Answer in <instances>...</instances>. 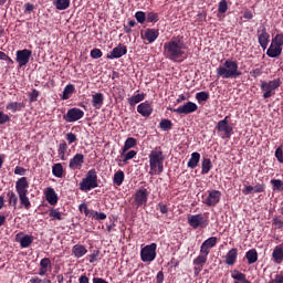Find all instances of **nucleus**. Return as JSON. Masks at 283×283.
<instances>
[{
	"mask_svg": "<svg viewBox=\"0 0 283 283\" xmlns=\"http://www.w3.org/2000/svg\"><path fill=\"white\" fill-rule=\"evenodd\" d=\"M45 199L51 205L54 206L59 202V196L56 195V191L52 187H48L45 191Z\"/></svg>",
	"mask_w": 283,
	"mask_h": 283,
	"instance_id": "nucleus-21",
	"label": "nucleus"
},
{
	"mask_svg": "<svg viewBox=\"0 0 283 283\" xmlns=\"http://www.w3.org/2000/svg\"><path fill=\"white\" fill-rule=\"evenodd\" d=\"M231 277L234 280V283H251V281H248L245 274L239 272V270H232Z\"/></svg>",
	"mask_w": 283,
	"mask_h": 283,
	"instance_id": "nucleus-26",
	"label": "nucleus"
},
{
	"mask_svg": "<svg viewBox=\"0 0 283 283\" xmlns=\"http://www.w3.org/2000/svg\"><path fill=\"white\" fill-rule=\"evenodd\" d=\"M76 92V87L74 86V84H67L64 90H63V94H62V101H67L70 99V96L72 94H74Z\"/></svg>",
	"mask_w": 283,
	"mask_h": 283,
	"instance_id": "nucleus-29",
	"label": "nucleus"
},
{
	"mask_svg": "<svg viewBox=\"0 0 283 283\" xmlns=\"http://www.w3.org/2000/svg\"><path fill=\"white\" fill-rule=\"evenodd\" d=\"M7 197H8V203L9 206L13 207L14 209H17L18 202H19V197L18 195L13 191V190H9L7 192Z\"/></svg>",
	"mask_w": 283,
	"mask_h": 283,
	"instance_id": "nucleus-30",
	"label": "nucleus"
},
{
	"mask_svg": "<svg viewBox=\"0 0 283 283\" xmlns=\"http://www.w3.org/2000/svg\"><path fill=\"white\" fill-rule=\"evenodd\" d=\"M275 158L279 160L280 164H283V150L282 147H277L275 150Z\"/></svg>",
	"mask_w": 283,
	"mask_h": 283,
	"instance_id": "nucleus-60",
	"label": "nucleus"
},
{
	"mask_svg": "<svg viewBox=\"0 0 283 283\" xmlns=\"http://www.w3.org/2000/svg\"><path fill=\"white\" fill-rule=\"evenodd\" d=\"M268 56L271 59H276L282 54V48L275 45L273 42L271 43L270 48L266 52Z\"/></svg>",
	"mask_w": 283,
	"mask_h": 283,
	"instance_id": "nucleus-27",
	"label": "nucleus"
},
{
	"mask_svg": "<svg viewBox=\"0 0 283 283\" xmlns=\"http://www.w3.org/2000/svg\"><path fill=\"white\" fill-rule=\"evenodd\" d=\"M168 111L179 114V115H189V114H192L198 111V105L196 103L189 101L177 108L168 107Z\"/></svg>",
	"mask_w": 283,
	"mask_h": 283,
	"instance_id": "nucleus-10",
	"label": "nucleus"
},
{
	"mask_svg": "<svg viewBox=\"0 0 283 283\" xmlns=\"http://www.w3.org/2000/svg\"><path fill=\"white\" fill-rule=\"evenodd\" d=\"M147 19V22L149 23H157L159 18H158V13H155V12H149L146 17Z\"/></svg>",
	"mask_w": 283,
	"mask_h": 283,
	"instance_id": "nucleus-53",
	"label": "nucleus"
},
{
	"mask_svg": "<svg viewBox=\"0 0 283 283\" xmlns=\"http://www.w3.org/2000/svg\"><path fill=\"white\" fill-rule=\"evenodd\" d=\"M253 78H258L262 75V69H254L250 72Z\"/></svg>",
	"mask_w": 283,
	"mask_h": 283,
	"instance_id": "nucleus-62",
	"label": "nucleus"
},
{
	"mask_svg": "<svg viewBox=\"0 0 283 283\" xmlns=\"http://www.w3.org/2000/svg\"><path fill=\"white\" fill-rule=\"evenodd\" d=\"M282 82L280 78L272 81H261V91L263 92V98L268 99L275 95V91L281 86Z\"/></svg>",
	"mask_w": 283,
	"mask_h": 283,
	"instance_id": "nucleus-6",
	"label": "nucleus"
},
{
	"mask_svg": "<svg viewBox=\"0 0 283 283\" xmlns=\"http://www.w3.org/2000/svg\"><path fill=\"white\" fill-rule=\"evenodd\" d=\"M149 191L145 187H140L136 190L134 195V202L137 208L146 206Z\"/></svg>",
	"mask_w": 283,
	"mask_h": 283,
	"instance_id": "nucleus-12",
	"label": "nucleus"
},
{
	"mask_svg": "<svg viewBox=\"0 0 283 283\" xmlns=\"http://www.w3.org/2000/svg\"><path fill=\"white\" fill-rule=\"evenodd\" d=\"M200 253H201V255H206L208 258V255L210 253V248L208 245H206V243H202V245L200 248Z\"/></svg>",
	"mask_w": 283,
	"mask_h": 283,
	"instance_id": "nucleus-61",
	"label": "nucleus"
},
{
	"mask_svg": "<svg viewBox=\"0 0 283 283\" xmlns=\"http://www.w3.org/2000/svg\"><path fill=\"white\" fill-rule=\"evenodd\" d=\"M72 254L76 259H81L87 254V248L85 245H82L81 243H76V245H73L72 248Z\"/></svg>",
	"mask_w": 283,
	"mask_h": 283,
	"instance_id": "nucleus-22",
	"label": "nucleus"
},
{
	"mask_svg": "<svg viewBox=\"0 0 283 283\" xmlns=\"http://www.w3.org/2000/svg\"><path fill=\"white\" fill-rule=\"evenodd\" d=\"M52 174L55 178H63V165L56 163L52 166Z\"/></svg>",
	"mask_w": 283,
	"mask_h": 283,
	"instance_id": "nucleus-33",
	"label": "nucleus"
},
{
	"mask_svg": "<svg viewBox=\"0 0 283 283\" xmlns=\"http://www.w3.org/2000/svg\"><path fill=\"white\" fill-rule=\"evenodd\" d=\"M145 99V94L139 93L127 98L129 106L134 107Z\"/></svg>",
	"mask_w": 283,
	"mask_h": 283,
	"instance_id": "nucleus-28",
	"label": "nucleus"
},
{
	"mask_svg": "<svg viewBox=\"0 0 283 283\" xmlns=\"http://www.w3.org/2000/svg\"><path fill=\"white\" fill-rule=\"evenodd\" d=\"M220 199H221V191L212 189L209 191L208 197L203 199V203L207 207H216L220 202Z\"/></svg>",
	"mask_w": 283,
	"mask_h": 283,
	"instance_id": "nucleus-13",
	"label": "nucleus"
},
{
	"mask_svg": "<svg viewBox=\"0 0 283 283\" xmlns=\"http://www.w3.org/2000/svg\"><path fill=\"white\" fill-rule=\"evenodd\" d=\"M273 224L277 227V229L283 228V220L280 219L279 217L273 218Z\"/></svg>",
	"mask_w": 283,
	"mask_h": 283,
	"instance_id": "nucleus-63",
	"label": "nucleus"
},
{
	"mask_svg": "<svg viewBox=\"0 0 283 283\" xmlns=\"http://www.w3.org/2000/svg\"><path fill=\"white\" fill-rule=\"evenodd\" d=\"M23 108V104L19 102H11L7 104L6 109L11 111L12 113H17Z\"/></svg>",
	"mask_w": 283,
	"mask_h": 283,
	"instance_id": "nucleus-37",
	"label": "nucleus"
},
{
	"mask_svg": "<svg viewBox=\"0 0 283 283\" xmlns=\"http://www.w3.org/2000/svg\"><path fill=\"white\" fill-rule=\"evenodd\" d=\"M242 75L239 70V64L235 60L227 59L223 65H219L217 69L218 78L222 80H237Z\"/></svg>",
	"mask_w": 283,
	"mask_h": 283,
	"instance_id": "nucleus-2",
	"label": "nucleus"
},
{
	"mask_svg": "<svg viewBox=\"0 0 283 283\" xmlns=\"http://www.w3.org/2000/svg\"><path fill=\"white\" fill-rule=\"evenodd\" d=\"M39 95H40L39 91L36 88H33L29 95V101L31 103L39 101Z\"/></svg>",
	"mask_w": 283,
	"mask_h": 283,
	"instance_id": "nucleus-54",
	"label": "nucleus"
},
{
	"mask_svg": "<svg viewBox=\"0 0 283 283\" xmlns=\"http://www.w3.org/2000/svg\"><path fill=\"white\" fill-rule=\"evenodd\" d=\"M136 145H137L136 138H134V137H128V138L125 140V143H124V146H123V148H122V151L127 153L129 149L136 147Z\"/></svg>",
	"mask_w": 283,
	"mask_h": 283,
	"instance_id": "nucleus-32",
	"label": "nucleus"
},
{
	"mask_svg": "<svg viewBox=\"0 0 283 283\" xmlns=\"http://www.w3.org/2000/svg\"><path fill=\"white\" fill-rule=\"evenodd\" d=\"M259 44L263 50H266L270 42V33L266 31L265 27H261L258 30Z\"/></svg>",
	"mask_w": 283,
	"mask_h": 283,
	"instance_id": "nucleus-15",
	"label": "nucleus"
},
{
	"mask_svg": "<svg viewBox=\"0 0 283 283\" xmlns=\"http://www.w3.org/2000/svg\"><path fill=\"white\" fill-rule=\"evenodd\" d=\"M127 53V48L126 45L118 44L113 49L111 53L107 54V60H117L120 59L122 56L126 55Z\"/></svg>",
	"mask_w": 283,
	"mask_h": 283,
	"instance_id": "nucleus-16",
	"label": "nucleus"
},
{
	"mask_svg": "<svg viewBox=\"0 0 283 283\" xmlns=\"http://www.w3.org/2000/svg\"><path fill=\"white\" fill-rule=\"evenodd\" d=\"M137 113L145 117L148 118L151 114H153V106L151 103H149L148 101H145L140 104H138L137 106Z\"/></svg>",
	"mask_w": 283,
	"mask_h": 283,
	"instance_id": "nucleus-17",
	"label": "nucleus"
},
{
	"mask_svg": "<svg viewBox=\"0 0 283 283\" xmlns=\"http://www.w3.org/2000/svg\"><path fill=\"white\" fill-rule=\"evenodd\" d=\"M136 155H137V151L134 149H132L129 151L122 150V157L124 158L123 159L124 163H127V161L134 159Z\"/></svg>",
	"mask_w": 283,
	"mask_h": 283,
	"instance_id": "nucleus-41",
	"label": "nucleus"
},
{
	"mask_svg": "<svg viewBox=\"0 0 283 283\" xmlns=\"http://www.w3.org/2000/svg\"><path fill=\"white\" fill-rule=\"evenodd\" d=\"M200 161V154L198 151H193L191 154V158L189 159L187 167L190 169H195Z\"/></svg>",
	"mask_w": 283,
	"mask_h": 283,
	"instance_id": "nucleus-31",
	"label": "nucleus"
},
{
	"mask_svg": "<svg viewBox=\"0 0 283 283\" xmlns=\"http://www.w3.org/2000/svg\"><path fill=\"white\" fill-rule=\"evenodd\" d=\"M124 179H125V174L123 170H118L114 174V177H113V182L114 185L116 186H122V184L124 182Z\"/></svg>",
	"mask_w": 283,
	"mask_h": 283,
	"instance_id": "nucleus-34",
	"label": "nucleus"
},
{
	"mask_svg": "<svg viewBox=\"0 0 283 283\" xmlns=\"http://www.w3.org/2000/svg\"><path fill=\"white\" fill-rule=\"evenodd\" d=\"M159 36V31L157 29H146L144 33H142V39L147 41L149 44L154 43Z\"/></svg>",
	"mask_w": 283,
	"mask_h": 283,
	"instance_id": "nucleus-19",
	"label": "nucleus"
},
{
	"mask_svg": "<svg viewBox=\"0 0 283 283\" xmlns=\"http://www.w3.org/2000/svg\"><path fill=\"white\" fill-rule=\"evenodd\" d=\"M249 264H254L258 261V252L256 250H249L245 254Z\"/></svg>",
	"mask_w": 283,
	"mask_h": 283,
	"instance_id": "nucleus-38",
	"label": "nucleus"
},
{
	"mask_svg": "<svg viewBox=\"0 0 283 283\" xmlns=\"http://www.w3.org/2000/svg\"><path fill=\"white\" fill-rule=\"evenodd\" d=\"M201 175H207L212 169V164L210 158H203L201 163Z\"/></svg>",
	"mask_w": 283,
	"mask_h": 283,
	"instance_id": "nucleus-35",
	"label": "nucleus"
},
{
	"mask_svg": "<svg viewBox=\"0 0 283 283\" xmlns=\"http://www.w3.org/2000/svg\"><path fill=\"white\" fill-rule=\"evenodd\" d=\"M29 188L30 182L28 180V177H21L15 181V191L19 196L20 205L27 210H30L32 207V203L30 202L29 198Z\"/></svg>",
	"mask_w": 283,
	"mask_h": 283,
	"instance_id": "nucleus-4",
	"label": "nucleus"
},
{
	"mask_svg": "<svg viewBox=\"0 0 283 283\" xmlns=\"http://www.w3.org/2000/svg\"><path fill=\"white\" fill-rule=\"evenodd\" d=\"M91 217L94 218L95 220H105L106 219L105 212H99V211H93V214Z\"/></svg>",
	"mask_w": 283,
	"mask_h": 283,
	"instance_id": "nucleus-57",
	"label": "nucleus"
},
{
	"mask_svg": "<svg viewBox=\"0 0 283 283\" xmlns=\"http://www.w3.org/2000/svg\"><path fill=\"white\" fill-rule=\"evenodd\" d=\"M54 6L56 10L65 11L70 8V0H56Z\"/></svg>",
	"mask_w": 283,
	"mask_h": 283,
	"instance_id": "nucleus-36",
	"label": "nucleus"
},
{
	"mask_svg": "<svg viewBox=\"0 0 283 283\" xmlns=\"http://www.w3.org/2000/svg\"><path fill=\"white\" fill-rule=\"evenodd\" d=\"M32 57V51L29 49L18 50L15 53V62L19 64V69L27 66Z\"/></svg>",
	"mask_w": 283,
	"mask_h": 283,
	"instance_id": "nucleus-11",
	"label": "nucleus"
},
{
	"mask_svg": "<svg viewBox=\"0 0 283 283\" xmlns=\"http://www.w3.org/2000/svg\"><path fill=\"white\" fill-rule=\"evenodd\" d=\"M135 19L137 20V22L139 24H144V22L146 21L147 17H146V13L144 11H137L135 13Z\"/></svg>",
	"mask_w": 283,
	"mask_h": 283,
	"instance_id": "nucleus-48",
	"label": "nucleus"
},
{
	"mask_svg": "<svg viewBox=\"0 0 283 283\" xmlns=\"http://www.w3.org/2000/svg\"><path fill=\"white\" fill-rule=\"evenodd\" d=\"M149 158V175L156 176L164 171L165 156L160 147H155L148 155Z\"/></svg>",
	"mask_w": 283,
	"mask_h": 283,
	"instance_id": "nucleus-3",
	"label": "nucleus"
},
{
	"mask_svg": "<svg viewBox=\"0 0 283 283\" xmlns=\"http://www.w3.org/2000/svg\"><path fill=\"white\" fill-rule=\"evenodd\" d=\"M57 153H59L60 159L65 161L66 159L65 154H67V143L65 142L60 143Z\"/></svg>",
	"mask_w": 283,
	"mask_h": 283,
	"instance_id": "nucleus-39",
	"label": "nucleus"
},
{
	"mask_svg": "<svg viewBox=\"0 0 283 283\" xmlns=\"http://www.w3.org/2000/svg\"><path fill=\"white\" fill-rule=\"evenodd\" d=\"M217 241H218L217 237H210L209 239H206L203 241V244L206 247H209L210 249H212L213 247H216Z\"/></svg>",
	"mask_w": 283,
	"mask_h": 283,
	"instance_id": "nucleus-50",
	"label": "nucleus"
},
{
	"mask_svg": "<svg viewBox=\"0 0 283 283\" xmlns=\"http://www.w3.org/2000/svg\"><path fill=\"white\" fill-rule=\"evenodd\" d=\"M40 269L49 270L52 269V261L48 258L41 259L40 261Z\"/></svg>",
	"mask_w": 283,
	"mask_h": 283,
	"instance_id": "nucleus-47",
	"label": "nucleus"
},
{
	"mask_svg": "<svg viewBox=\"0 0 283 283\" xmlns=\"http://www.w3.org/2000/svg\"><path fill=\"white\" fill-rule=\"evenodd\" d=\"M210 95L208 92H198L196 94V99L198 101V103H203V102H207L209 99Z\"/></svg>",
	"mask_w": 283,
	"mask_h": 283,
	"instance_id": "nucleus-44",
	"label": "nucleus"
},
{
	"mask_svg": "<svg viewBox=\"0 0 283 283\" xmlns=\"http://www.w3.org/2000/svg\"><path fill=\"white\" fill-rule=\"evenodd\" d=\"M104 104L103 93H95L92 95V105L95 109H101Z\"/></svg>",
	"mask_w": 283,
	"mask_h": 283,
	"instance_id": "nucleus-25",
	"label": "nucleus"
},
{
	"mask_svg": "<svg viewBox=\"0 0 283 283\" xmlns=\"http://www.w3.org/2000/svg\"><path fill=\"white\" fill-rule=\"evenodd\" d=\"M85 116V112L78 107H73L67 111L66 114L63 115V119L66 123H76Z\"/></svg>",
	"mask_w": 283,
	"mask_h": 283,
	"instance_id": "nucleus-9",
	"label": "nucleus"
},
{
	"mask_svg": "<svg viewBox=\"0 0 283 283\" xmlns=\"http://www.w3.org/2000/svg\"><path fill=\"white\" fill-rule=\"evenodd\" d=\"M156 243H150V245H145V248H142L140 250V259L144 263L153 262L156 259Z\"/></svg>",
	"mask_w": 283,
	"mask_h": 283,
	"instance_id": "nucleus-8",
	"label": "nucleus"
},
{
	"mask_svg": "<svg viewBox=\"0 0 283 283\" xmlns=\"http://www.w3.org/2000/svg\"><path fill=\"white\" fill-rule=\"evenodd\" d=\"M207 260L208 256H206V254H199L197 259H193V265L203 268V265L207 263Z\"/></svg>",
	"mask_w": 283,
	"mask_h": 283,
	"instance_id": "nucleus-43",
	"label": "nucleus"
},
{
	"mask_svg": "<svg viewBox=\"0 0 283 283\" xmlns=\"http://www.w3.org/2000/svg\"><path fill=\"white\" fill-rule=\"evenodd\" d=\"M242 192H243L244 196H249V195L254 193V186L245 185V188L242 189Z\"/></svg>",
	"mask_w": 283,
	"mask_h": 283,
	"instance_id": "nucleus-59",
	"label": "nucleus"
},
{
	"mask_svg": "<svg viewBox=\"0 0 283 283\" xmlns=\"http://www.w3.org/2000/svg\"><path fill=\"white\" fill-rule=\"evenodd\" d=\"M91 57L93 60H98L103 57V51H101V49H97V48L91 50Z\"/></svg>",
	"mask_w": 283,
	"mask_h": 283,
	"instance_id": "nucleus-51",
	"label": "nucleus"
},
{
	"mask_svg": "<svg viewBox=\"0 0 283 283\" xmlns=\"http://www.w3.org/2000/svg\"><path fill=\"white\" fill-rule=\"evenodd\" d=\"M66 140L69 143V145H72L74 143H76L77 138H76V134L70 132L66 134Z\"/></svg>",
	"mask_w": 283,
	"mask_h": 283,
	"instance_id": "nucleus-58",
	"label": "nucleus"
},
{
	"mask_svg": "<svg viewBox=\"0 0 283 283\" xmlns=\"http://www.w3.org/2000/svg\"><path fill=\"white\" fill-rule=\"evenodd\" d=\"M237 259H238V250L237 248H232L226 254V264H228L229 266H232L237 262Z\"/></svg>",
	"mask_w": 283,
	"mask_h": 283,
	"instance_id": "nucleus-24",
	"label": "nucleus"
},
{
	"mask_svg": "<svg viewBox=\"0 0 283 283\" xmlns=\"http://www.w3.org/2000/svg\"><path fill=\"white\" fill-rule=\"evenodd\" d=\"M269 283H283V274H276Z\"/></svg>",
	"mask_w": 283,
	"mask_h": 283,
	"instance_id": "nucleus-64",
	"label": "nucleus"
},
{
	"mask_svg": "<svg viewBox=\"0 0 283 283\" xmlns=\"http://www.w3.org/2000/svg\"><path fill=\"white\" fill-rule=\"evenodd\" d=\"M49 216L54 220H59V221L63 220V212H61L59 208H52L49 212Z\"/></svg>",
	"mask_w": 283,
	"mask_h": 283,
	"instance_id": "nucleus-40",
	"label": "nucleus"
},
{
	"mask_svg": "<svg viewBox=\"0 0 283 283\" xmlns=\"http://www.w3.org/2000/svg\"><path fill=\"white\" fill-rule=\"evenodd\" d=\"M21 234H23V232H20L15 237V240L20 243L21 249L30 248V245H32V242H34V237H32V234H24V237L19 239Z\"/></svg>",
	"mask_w": 283,
	"mask_h": 283,
	"instance_id": "nucleus-20",
	"label": "nucleus"
},
{
	"mask_svg": "<svg viewBox=\"0 0 283 283\" xmlns=\"http://www.w3.org/2000/svg\"><path fill=\"white\" fill-rule=\"evenodd\" d=\"M229 116H226L223 119L219 120L218 124L216 125V129L219 133H224L227 138L231 137L233 128L229 125L228 122Z\"/></svg>",
	"mask_w": 283,
	"mask_h": 283,
	"instance_id": "nucleus-14",
	"label": "nucleus"
},
{
	"mask_svg": "<svg viewBox=\"0 0 283 283\" xmlns=\"http://www.w3.org/2000/svg\"><path fill=\"white\" fill-rule=\"evenodd\" d=\"M84 163H85V155L75 154L74 157L70 159L69 168L72 170L81 169Z\"/></svg>",
	"mask_w": 283,
	"mask_h": 283,
	"instance_id": "nucleus-18",
	"label": "nucleus"
},
{
	"mask_svg": "<svg viewBox=\"0 0 283 283\" xmlns=\"http://www.w3.org/2000/svg\"><path fill=\"white\" fill-rule=\"evenodd\" d=\"M265 191V185L258 182L255 186H253V193H263Z\"/></svg>",
	"mask_w": 283,
	"mask_h": 283,
	"instance_id": "nucleus-55",
	"label": "nucleus"
},
{
	"mask_svg": "<svg viewBox=\"0 0 283 283\" xmlns=\"http://www.w3.org/2000/svg\"><path fill=\"white\" fill-rule=\"evenodd\" d=\"M273 262L281 264L283 262V245H275L272 253Z\"/></svg>",
	"mask_w": 283,
	"mask_h": 283,
	"instance_id": "nucleus-23",
	"label": "nucleus"
},
{
	"mask_svg": "<svg viewBox=\"0 0 283 283\" xmlns=\"http://www.w3.org/2000/svg\"><path fill=\"white\" fill-rule=\"evenodd\" d=\"M96 188H98V174L93 168L87 171L86 177L80 182V190L87 192Z\"/></svg>",
	"mask_w": 283,
	"mask_h": 283,
	"instance_id": "nucleus-5",
	"label": "nucleus"
},
{
	"mask_svg": "<svg viewBox=\"0 0 283 283\" xmlns=\"http://www.w3.org/2000/svg\"><path fill=\"white\" fill-rule=\"evenodd\" d=\"M271 185L273 186V190L282 191L283 190V181L281 179H271Z\"/></svg>",
	"mask_w": 283,
	"mask_h": 283,
	"instance_id": "nucleus-46",
	"label": "nucleus"
},
{
	"mask_svg": "<svg viewBox=\"0 0 283 283\" xmlns=\"http://www.w3.org/2000/svg\"><path fill=\"white\" fill-rule=\"evenodd\" d=\"M11 122L10 115L6 114L4 112L0 111V125H6L7 123Z\"/></svg>",
	"mask_w": 283,
	"mask_h": 283,
	"instance_id": "nucleus-52",
	"label": "nucleus"
},
{
	"mask_svg": "<svg viewBox=\"0 0 283 283\" xmlns=\"http://www.w3.org/2000/svg\"><path fill=\"white\" fill-rule=\"evenodd\" d=\"M78 210H80V212H84L86 217L94 216V210H90V208H87V203H85V202H83L78 206Z\"/></svg>",
	"mask_w": 283,
	"mask_h": 283,
	"instance_id": "nucleus-45",
	"label": "nucleus"
},
{
	"mask_svg": "<svg viewBox=\"0 0 283 283\" xmlns=\"http://www.w3.org/2000/svg\"><path fill=\"white\" fill-rule=\"evenodd\" d=\"M272 43H274L276 46L282 49V46H283V34H276V36L272 40Z\"/></svg>",
	"mask_w": 283,
	"mask_h": 283,
	"instance_id": "nucleus-56",
	"label": "nucleus"
},
{
	"mask_svg": "<svg viewBox=\"0 0 283 283\" xmlns=\"http://www.w3.org/2000/svg\"><path fill=\"white\" fill-rule=\"evenodd\" d=\"M186 49L184 36H172L170 41L164 44V54L167 60L174 63L182 62Z\"/></svg>",
	"mask_w": 283,
	"mask_h": 283,
	"instance_id": "nucleus-1",
	"label": "nucleus"
},
{
	"mask_svg": "<svg viewBox=\"0 0 283 283\" xmlns=\"http://www.w3.org/2000/svg\"><path fill=\"white\" fill-rule=\"evenodd\" d=\"M159 127H160L161 130L168 132L172 128V123H171L170 119L164 118V119L160 120Z\"/></svg>",
	"mask_w": 283,
	"mask_h": 283,
	"instance_id": "nucleus-42",
	"label": "nucleus"
},
{
	"mask_svg": "<svg viewBox=\"0 0 283 283\" xmlns=\"http://www.w3.org/2000/svg\"><path fill=\"white\" fill-rule=\"evenodd\" d=\"M187 220L188 224L195 230L206 229L209 226V220L202 213L188 214Z\"/></svg>",
	"mask_w": 283,
	"mask_h": 283,
	"instance_id": "nucleus-7",
	"label": "nucleus"
},
{
	"mask_svg": "<svg viewBox=\"0 0 283 283\" xmlns=\"http://www.w3.org/2000/svg\"><path fill=\"white\" fill-rule=\"evenodd\" d=\"M227 11H228V2H227V0H221L219 2L218 12L220 14H224V13H227Z\"/></svg>",
	"mask_w": 283,
	"mask_h": 283,
	"instance_id": "nucleus-49",
	"label": "nucleus"
}]
</instances>
